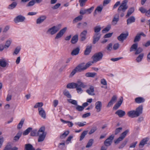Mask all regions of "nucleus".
Here are the masks:
<instances>
[{
    "label": "nucleus",
    "instance_id": "40",
    "mask_svg": "<svg viewBox=\"0 0 150 150\" xmlns=\"http://www.w3.org/2000/svg\"><path fill=\"white\" fill-rule=\"evenodd\" d=\"M93 139H90L88 143H87V145L86 146V148H89L90 147H91L93 144Z\"/></svg>",
    "mask_w": 150,
    "mask_h": 150
},
{
    "label": "nucleus",
    "instance_id": "14",
    "mask_svg": "<svg viewBox=\"0 0 150 150\" xmlns=\"http://www.w3.org/2000/svg\"><path fill=\"white\" fill-rule=\"evenodd\" d=\"M101 35L100 33H95L93 37V43L95 44L100 38Z\"/></svg>",
    "mask_w": 150,
    "mask_h": 150
},
{
    "label": "nucleus",
    "instance_id": "49",
    "mask_svg": "<svg viewBox=\"0 0 150 150\" xmlns=\"http://www.w3.org/2000/svg\"><path fill=\"white\" fill-rule=\"evenodd\" d=\"M111 26L110 25H108L107 27L105 28L102 30V32L104 33L108 31L110 29Z\"/></svg>",
    "mask_w": 150,
    "mask_h": 150
},
{
    "label": "nucleus",
    "instance_id": "42",
    "mask_svg": "<svg viewBox=\"0 0 150 150\" xmlns=\"http://www.w3.org/2000/svg\"><path fill=\"white\" fill-rule=\"evenodd\" d=\"M63 94L64 95L66 96L68 98H71V95L69 92L67 90H64L63 92Z\"/></svg>",
    "mask_w": 150,
    "mask_h": 150
},
{
    "label": "nucleus",
    "instance_id": "1",
    "mask_svg": "<svg viewBox=\"0 0 150 150\" xmlns=\"http://www.w3.org/2000/svg\"><path fill=\"white\" fill-rule=\"evenodd\" d=\"M86 85L84 83L82 82L80 80H78L76 83L72 82L68 83L67 85V88L74 89L76 88L77 92L81 94L83 91L81 88H84Z\"/></svg>",
    "mask_w": 150,
    "mask_h": 150
},
{
    "label": "nucleus",
    "instance_id": "53",
    "mask_svg": "<svg viewBox=\"0 0 150 150\" xmlns=\"http://www.w3.org/2000/svg\"><path fill=\"white\" fill-rule=\"evenodd\" d=\"M35 3V0H32L30 1L27 4V6H30L33 5Z\"/></svg>",
    "mask_w": 150,
    "mask_h": 150
},
{
    "label": "nucleus",
    "instance_id": "56",
    "mask_svg": "<svg viewBox=\"0 0 150 150\" xmlns=\"http://www.w3.org/2000/svg\"><path fill=\"white\" fill-rule=\"evenodd\" d=\"M76 108V110L79 111H81L84 109L83 107L79 105H77Z\"/></svg>",
    "mask_w": 150,
    "mask_h": 150
},
{
    "label": "nucleus",
    "instance_id": "50",
    "mask_svg": "<svg viewBox=\"0 0 150 150\" xmlns=\"http://www.w3.org/2000/svg\"><path fill=\"white\" fill-rule=\"evenodd\" d=\"M21 50L20 47H17L15 49L13 53V55H17L19 52Z\"/></svg>",
    "mask_w": 150,
    "mask_h": 150
},
{
    "label": "nucleus",
    "instance_id": "58",
    "mask_svg": "<svg viewBox=\"0 0 150 150\" xmlns=\"http://www.w3.org/2000/svg\"><path fill=\"white\" fill-rule=\"evenodd\" d=\"M94 7L93 6H92L90 8L86 9V13L90 14L92 12V11L94 9Z\"/></svg>",
    "mask_w": 150,
    "mask_h": 150
},
{
    "label": "nucleus",
    "instance_id": "26",
    "mask_svg": "<svg viewBox=\"0 0 150 150\" xmlns=\"http://www.w3.org/2000/svg\"><path fill=\"white\" fill-rule=\"evenodd\" d=\"M94 88L93 86H91L90 88L86 90V92L90 95L94 96L95 94L94 93Z\"/></svg>",
    "mask_w": 150,
    "mask_h": 150
},
{
    "label": "nucleus",
    "instance_id": "19",
    "mask_svg": "<svg viewBox=\"0 0 150 150\" xmlns=\"http://www.w3.org/2000/svg\"><path fill=\"white\" fill-rule=\"evenodd\" d=\"M45 127L44 126H42L37 131V136H39L44 134H46L45 132Z\"/></svg>",
    "mask_w": 150,
    "mask_h": 150
},
{
    "label": "nucleus",
    "instance_id": "11",
    "mask_svg": "<svg viewBox=\"0 0 150 150\" xmlns=\"http://www.w3.org/2000/svg\"><path fill=\"white\" fill-rule=\"evenodd\" d=\"M67 30V28L65 27L61 30L57 34L55 38L56 39H58L61 38L63 35L66 32Z\"/></svg>",
    "mask_w": 150,
    "mask_h": 150
},
{
    "label": "nucleus",
    "instance_id": "5",
    "mask_svg": "<svg viewBox=\"0 0 150 150\" xmlns=\"http://www.w3.org/2000/svg\"><path fill=\"white\" fill-rule=\"evenodd\" d=\"M103 53L99 52L95 54L92 57L93 60L95 62L101 60L103 57Z\"/></svg>",
    "mask_w": 150,
    "mask_h": 150
},
{
    "label": "nucleus",
    "instance_id": "62",
    "mask_svg": "<svg viewBox=\"0 0 150 150\" xmlns=\"http://www.w3.org/2000/svg\"><path fill=\"white\" fill-rule=\"evenodd\" d=\"M11 43V41L10 40H7L6 42L5 45H4V47L5 48H8L10 46Z\"/></svg>",
    "mask_w": 150,
    "mask_h": 150
},
{
    "label": "nucleus",
    "instance_id": "59",
    "mask_svg": "<svg viewBox=\"0 0 150 150\" xmlns=\"http://www.w3.org/2000/svg\"><path fill=\"white\" fill-rule=\"evenodd\" d=\"M112 43H110L108 44L106 47L107 50L109 51H111L112 49Z\"/></svg>",
    "mask_w": 150,
    "mask_h": 150
},
{
    "label": "nucleus",
    "instance_id": "8",
    "mask_svg": "<svg viewBox=\"0 0 150 150\" xmlns=\"http://www.w3.org/2000/svg\"><path fill=\"white\" fill-rule=\"evenodd\" d=\"M128 35V32H127L126 33H122L118 37L117 39L119 41L122 42L124 40L126 39Z\"/></svg>",
    "mask_w": 150,
    "mask_h": 150
},
{
    "label": "nucleus",
    "instance_id": "34",
    "mask_svg": "<svg viewBox=\"0 0 150 150\" xmlns=\"http://www.w3.org/2000/svg\"><path fill=\"white\" fill-rule=\"evenodd\" d=\"M96 75V73L94 72H88L85 74V76L87 77H93Z\"/></svg>",
    "mask_w": 150,
    "mask_h": 150
},
{
    "label": "nucleus",
    "instance_id": "37",
    "mask_svg": "<svg viewBox=\"0 0 150 150\" xmlns=\"http://www.w3.org/2000/svg\"><path fill=\"white\" fill-rule=\"evenodd\" d=\"M138 47V45L137 43L133 44L130 48V51L132 52L133 51H136Z\"/></svg>",
    "mask_w": 150,
    "mask_h": 150
},
{
    "label": "nucleus",
    "instance_id": "3",
    "mask_svg": "<svg viewBox=\"0 0 150 150\" xmlns=\"http://www.w3.org/2000/svg\"><path fill=\"white\" fill-rule=\"evenodd\" d=\"M127 0H124L122 2L117 9V12L118 13H120L121 11L124 12L128 8V6H127Z\"/></svg>",
    "mask_w": 150,
    "mask_h": 150
},
{
    "label": "nucleus",
    "instance_id": "21",
    "mask_svg": "<svg viewBox=\"0 0 150 150\" xmlns=\"http://www.w3.org/2000/svg\"><path fill=\"white\" fill-rule=\"evenodd\" d=\"M149 140V138L148 137L143 139L140 142L139 146L140 147L142 148L144 145L147 144V142Z\"/></svg>",
    "mask_w": 150,
    "mask_h": 150
},
{
    "label": "nucleus",
    "instance_id": "54",
    "mask_svg": "<svg viewBox=\"0 0 150 150\" xmlns=\"http://www.w3.org/2000/svg\"><path fill=\"white\" fill-rule=\"evenodd\" d=\"M43 105V103L42 102H38L34 106V108H37L39 107H41Z\"/></svg>",
    "mask_w": 150,
    "mask_h": 150
},
{
    "label": "nucleus",
    "instance_id": "41",
    "mask_svg": "<svg viewBox=\"0 0 150 150\" xmlns=\"http://www.w3.org/2000/svg\"><path fill=\"white\" fill-rule=\"evenodd\" d=\"M24 120H25L24 119H22L21 120L20 122L18 124L17 127V128L18 129H20L22 127Z\"/></svg>",
    "mask_w": 150,
    "mask_h": 150
},
{
    "label": "nucleus",
    "instance_id": "61",
    "mask_svg": "<svg viewBox=\"0 0 150 150\" xmlns=\"http://www.w3.org/2000/svg\"><path fill=\"white\" fill-rule=\"evenodd\" d=\"M12 146L11 144L9 143L5 147L4 150H11Z\"/></svg>",
    "mask_w": 150,
    "mask_h": 150
},
{
    "label": "nucleus",
    "instance_id": "32",
    "mask_svg": "<svg viewBox=\"0 0 150 150\" xmlns=\"http://www.w3.org/2000/svg\"><path fill=\"white\" fill-rule=\"evenodd\" d=\"M17 4V3L16 2H13L11 4L8 6V8L10 10L13 9L16 7Z\"/></svg>",
    "mask_w": 150,
    "mask_h": 150
},
{
    "label": "nucleus",
    "instance_id": "4",
    "mask_svg": "<svg viewBox=\"0 0 150 150\" xmlns=\"http://www.w3.org/2000/svg\"><path fill=\"white\" fill-rule=\"evenodd\" d=\"M129 132V129H127L124 132H122L120 135V136L114 142L115 144H118L120 142L122 141L126 137L127 135Z\"/></svg>",
    "mask_w": 150,
    "mask_h": 150
},
{
    "label": "nucleus",
    "instance_id": "9",
    "mask_svg": "<svg viewBox=\"0 0 150 150\" xmlns=\"http://www.w3.org/2000/svg\"><path fill=\"white\" fill-rule=\"evenodd\" d=\"M84 63H82L77 66L75 68L77 72H80L86 70L84 67Z\"/></svg>",
    "mask_w": 150,
    "mask_h": 150
},
{
    "label": "nucleus",
    "instance_id": "10",
    "mask_svg": "<svg viewBox=\"0 0 150 150\" xmlns=\"http://www.w3.org/2000/svg\"><path fill=\"white\" fill-rule=\"evenodd\" d=\"M25 19V18L21 15H19L17 16L14 19V21L15 23H17L19 22H23Z\"/></svg>",
    "mask_w": 150,
    "mask_h": 150
},
{
    "label": "nucleus",
    "instance_id": "57",
    "mask_svg": "<svg viewBox=\"0 0 150 150\" xmlns=\"http://www.w3.org/2000/svg\"><path fill=\"white\" fill-rule=\"evenodd\" d=\"M135 54H137L142 52L143 51V50L141 48L139 47L137 48Z\"/></svg>",
    "mask_w": 150,
    "mask_h": 150
},
{
    "label": "nucleus",
    "instance_id": "20",
    "mask_svg": "<svg viewBox=\"0 0 150 150\" xmlns=\"http://www.w3.org/2000/svg\"><path fill=\"white\" fill-rule=\"evenodd\" d=\"M125 111L121 110H118L115 112V114L117 115L120 117H122L125 115Z\"/></svg>",
    "mask_w": 150,
    "mask_h": 150
},
{
    "label": "nucleus",
    "instance_id": "29",
    "mask_svg": "<svg viewBox=\"0 0 150 150\" xmlns=\"http://www.w3.org/2000/svg\"><path fill=\"white\" fill-rule=\"evenodd\" d=\"M135 101L136 103H140L144 102L145 99L142 97H138L135 98Z\"/></svg>",
    "mask_w": 150,
    "mask_h": 150
},
{
    "label": "nucleus",
    "instance_id": "18",
    "mask_svg": "<svg viewBox=\"0 0 150 150\" xmlns=\"http://www.w3.org/2000/svg\"><path fill=\"white\" fill-rule=\"evenodd\" d=\"M95 105V108L97 110V111L98 112H100L102 106L101 102L98 101L96 103Z\"/></svg>",
    "mask_w": 150,
    "mask_h": 150
},
{
    "label": "nucleus",
    "instance_id": "36",
    "mask_svg": "<svg viewBox=\"0 0 150 150\" xmlns=\"http://www.w3.org/2000/svg\"><path fill=\"white\" fill-rule=\"evenodd\" d=\"M22 133L21 132H18L16 134V135L14 137L13 140H14L17 141H18L19 139L22 135Z\"/></svg>",
    "mask_w": 150,
    "mask_h": 150
},
{
    "label": "nucleus",
    "instance_id": "33",
    "mask_svg": "<svg viewBox=\"0 0 150 150\" xmlns=\"http://www.w3.org/2000/svg\"><path fill=\"white\" fill-rule=\"evenodd\" d=\"M88 132L87 131H84L83 132L80 136L79 139L80 141H82L84 138L85 136L87 134Z\"/></svg>",
    "mask_w": 150,
    "mask_h": 150
},
{
    "label": "nucleus",
    "instance_id": "2",
    "mask_svg": "<svg viewBox=\"0 0 150 150\" xmlns=\"http://www.w3.org/2000/svg\"><path fill=\"white\" fill-rule=\"evenodd\" d=\"M142 110L143 106L141 105L137 107L136 110L129 111L127 113V115L129 117L131 118L137 117L142 113Z\"/></svg>",
    "mask_w": 150,
    "mask_h": 150
},
{
    "label": "nucleus",
    "instance_id": "23",
    "mask_svg": "<svg viewBox=\"0 0 150 150\" xmlns=\"http://www.w3.org/2000/svg\"><path fill=\"white\" fill-rule=\"evenodd\" d=\"M80 50V47H78L72 50L71 52V54L73 56L79 54Z\"/></svg>",
    "mask_w": 150,
    "mask_h": 150
},
{
    "label": "nucleus",
    "instance_id": "51",
    "mask_svg": "<svg viewBox=\"0 0 150 150\" xmlns=\"http://www.w3.org/2000/svg\"><path fill=\"white\" fill-rule=\"evenodd\" d=\"M88 0H79L80 5L81 7H83L85 5V4Z\"/></svg>",
    "mask_w": 150,
    "mask_h": 150
},
{
    "label": "nucleus",
    "instance_id": "48",
    "mask_svg": "<svg viewBox=\"0 0 150 150\" xmlns=\"http://www.w3.org/2000/svg\"><path fill=\"white\" fill-rule=\"evenodd\" d=\"M128 142V140H125L118 147V148L121 149L123 148L126 145Z\"/></svg>",
    "mask_w": 150,
    "mask_h": 150
},
{
    "label": "nucleus",
    "instance_id": "31",
    "mask_svg": "<svg viewBox=\"0 0 150 150\" xmlns=\"http://www.w3.org/2000/svg\"><path fill=\"white\" fill-rule=\"evenodd\" d=\"M25 149L26 150H35L32 145L29 144L25 145Z\"/></svg>",
    "mask_w": 150,
    "mask_h": 150
},
{
    "label": "nucleus",
    "instance_id": "60",
    "mask_svg": "<svg viewBox=\"0 0 150 150\" xmlns=\"http://www.w3.org/2000/svg\"><path fill=\"white\" fill-rule=\"evenodd\" d=\"M139 11L142 13H146V10L143 7H142L139 8Z\"/></svg>",
    "mask_w": 150,
    "mask_h": 150
},
{
    "label": "nucleus",
    "instance_id": "43",
    "mask_svg": "<svg viewBox=\"0 0 150 150\" xmlns=\"http://www.w3.org/2000/svg\"><path fill=\"white\" fill-rule=\"evenodd\" d=\"M46 135V134H44L39 136V138L38 140V142H40L43 141Z\"/></svg>",
    "mask_w": 150,
    "mask_h": 150
},
{
    "label": "nucleus",
    "instance_id": "15",
    "mask_svg": "<svg viewBox=\"0 0 150 150\" xmlns=\"http://www.w3.org/2000/svg\"><path fill=\"white\" fill-rule=\"evenodd\" d=\"M47 17L45 15H42L39 17L36 20V23L40 24L42 23L46 19Z\"/></svg>",
    "mask_w": 150,
    "mask_h": 150
},
{
    "label": "nucleus",
    "instance_id": "17",
    "mask_svg": "<svg viewBox=\"0 0 150 150\" xmlns=\"http://www.w3.org/2000/svg\"><path fill=\"white\" fill-rule=\"evenodd\" d=\"M87 30H85L81 33L80 35V37L81 38V41H83L86 39V36L87 34Z\"/></svg>",
    "mask_w": 150,
    "mask_h": 150
},
{
    "label": "nucleus",
    "instance_id": "35",
    "mask_svg": "<svg viewBox=\"0 0 150 150\" xmlns=\"http://www.w3.org/2000/svg\"><path fill=\"white\" fill-rule=\"evenodd\" d=\"M83 18V16L81 15H80L78 17L75 18L73 21V23H77L79 21H81Z\"/></svg>",
    "mask_w": 150,
    "mask_h": 150
},
{
    "label": "nucleus",
    "instance_id": "46",
    "mask_svg": "<svg viewBox=\"0 0 150 150\" xmlns=\"http://www.w3.org/2000/svg\"><path fill=\"white\" fill-rule=\"evenodd\" d=\"M101 30V27L99 26H97L94 27V30L95 33H100L99 32Z\"/></svg>",
    "mask_w": 150,
    "mask_h": 150
},
{
    "label": "nucleus",
    "instance_id": "30",
    "mask_svg": "<svg viewBox=\"0 0 150 150\" xmlns=\"http://www.w3.org/2000/svg\"><path fill=\"white\" fill-rule=\"evenodd\" d=\"M134 7H131L129 8L128 10L127 14L126 15V17L127 18L129 17L134 12Z\"/></svg>",
    "mask_w": 150,
    "mask_h": 150
},
{
    "label": "nucleus",
    "instance_id": "38",
    "mask_svg": "<svg viewBox=\"0 0 150 150\" xmlns=\"http://www.w3.org/2000/svg\"><path fill=\"white\" fill-rule=\"evenodd\" d=\"M103 7L100 6H98L94 11V15L95 16L97 14V11L98 12L100 13L103 9Z\"/></svg>",
    "mask_w": 150,
    "mask_h": 150
},
{
    "label": "nucleus",
    "instance_id": "24",
    "mask_svg": "<svg viewBox=\"0 0 150 150\" xmlns=\"http://www.w3.org/2000/svg\"><path fill=\"white\" fill-rule=\"evenodd\" d=\"M135 18L134 16H131L129 17L127 20V24L129 25L135 22Z\"/></svg>",
    "mask_w": 150,
    "mask_h": 150
},
{
    "label": "nucleus",
    "instance_id": "25",
    "mask_svg": "<svg viewBox=\"0 0 150 150\" xmlns=\"http://www.w3.org/2000/svg\"><path fill=\"white\" fill-rule=\"evenodd\" d=\"M7 64V62L5 59H0V69H1V67L3 68L6 67Z\"/></svg>",
    "mask_w": 150,
    "mask_h": 150
},
{
    "label": "nucleus",
    "instance_id": "64",
    "mask_svg": "<svg viewBox=\"0 0 150 150\" xmlns=\"http://www.w3.org/2000/svg\"><path fill=\"white\" fill-rule=\"evenodd\" d=\"M68 102L71 103L72 104L76 105H77V102L76 100H72V99H69L68 100Z\"/></svg>",
    "mask_w": 150,
    "mask_h": 150
},
{
    "label": "nucleus",
    "instance_id": "22",
    "mask_svg": "<svg viewBox=\"0 0 150 150\" xmlns=\"http://www.w3.org/2000/svg\"><path fill=\"white\" fill-rule=\"evenodd\" d=\"M92 46L91 45L87 46L84 52V54L86 55H88L91 51Z\"/></svg>",
    "mask_w": 150,
    "mask_h": 150
},
{
    "label": "nucleus",
    "instance_id": "55",
    "mask_svg": "<svg viewBox=\"0 0 150 150\" xmlns=\"http://www.w3.org/2000/svg\"><path fill=\"white\" fill-rule=\"evenodd\" d=\"M86 122H84L83 123H81V122H78L75 123V124L76 125H78L79 127H83L85 125H86Z\"/></svg>",
    "mask_w": 150,
    "mask_h": 150
},
{
    "label": "nucleus",
    "instance_id": "39",
    "mask_svg": "<svg viewBox=\"0 0 150 150\" xmlns=\"http://www.w3.org/2000/svg\"><path fill=\"white\" fill-rule=\"evenodd\" d=\"M144 55L143 53H141L140 54L136 59V61L138 62H141L143 58Z\"/></svg>",
    "mask_w": 150,
    "mask_h": 150
},
{
    "label": "nucleus",
    "instance_id": "47",
    "mask_svg": "<svg viewBox=\"0 0 150 150\" xmlns=\"http://www.w3.org/2000/svg\"><path fill=\"white\" fill-rule=\"evenodd\" d=\"M95 62L93 60L92 62H89L87 63L85 65H84V67L85 68V69H86L88 68L91 65H92Z\"/></svg>",
    "mask_w": 150,
    "mask_h": 150
},
{
    "label": "nucleus",
    "instance_id": "45",
    "mask_svg": "<svg viewBox=\"0 0 150 150\" xmlns=\"http://www.w3.org/2000/svg\"><path fill=\"white\" fill-rule=\"evenodd\" d=\"M32 129V128L31 127L28 128L23 132V135H26L28 134Z\"/></svg>",
    "mask_w": 150,
    "mask_h": 150
},
{
    "label": "nucleus",
    "instance_id": "6",
    "mask_svg": "<svg viewBox=\"0 0 150 150\" xmlns=\"http://www.w3.org/2000/svg\"><path fill=\"white\" fill-rule=\"evenodd\" d=\"M114 138V136L113 135H111L109 136L104 142L105 145L108 147L110 146L112 142V141Z\"/></svg>",
    "mask_w": 150,
    "mask_h": 150
},
{
    "label": "nucleus",
    "instance_id": "16",
    "mask_svg": "<svg viewBox=\"0 0 150 150\" xmlns=\"http://www.w3.org/2000/svg\"><path fill=\"white\" fill-rule=\"evenodd\" d=\"M39 113L41 116L43 118L45 119L46 117V114L45 110L42 108H38Z\"/></svg>",
    "mask_w": 150,
    "mask_h": 150
},
{
    "label": "nucleus",
    "instance_id": "52",
    "mask_svg": "<svg viewBox=\"0 0 150 150\" xmlns=\"http://www.w3.org/2000/svg\"><path fill=\"white\" fill-rule=\"evenodd\" d=\"M140 38L141 37L140 36V35L139 34H137L135 36L134 41V42H139L140 40Z\"/></svg>",
    "mask_w": 150,
    "mask_h": 150
},
{
    "label": "nucleus",
    "instance_id": "13",
    "mask_svg": "<svg viewBox=\"0 0 150 150\" xmlns=\"http://www.w3.org/2000/svg\"><path fill=\"white\" fill-rule=\"evenodd\" d=\"M117 99V97L115 96H113L111 100L109 102L107 105V107H109L112 106L116 101Z\"/></svg>",
    "mask_w": 150,
    "mask_h": 150
},
{
    "label": "nucleus",
    "instance_id": "63",
    "mask_svg": "<svg viewBox=\"0 0 150 150\" xmlns=\"http://www.w3.org/2000/svg\"><path fill=\"white\" fill-rule=\"evenodd\" d=\"M122 129V127H119L117 128L115 131V135H117L118 134Z\"/></svg>",
    "mask_w": 150,
    "mask_h": 150
},
{
    "label": "nucleus",
    "instance_id": "44",
    "mask_svg": "<svg viewBox=\"0 0 150 150\" xmlns=\"http://www.w3.org/2000/svg\"><path fill=\"white\" fill-rule=\"evenodd\" d=\"M38 130L36 129H34L32 130L30 133V135L33 136H37Z\"/></svg>",
    "mask_w": 150,
    "mask_h": 150
},
{
    "label": "nucleus",
    "instance_id": "12",
    "mask_svg": "<svg viewBox=\"0 0 150 150\" xmlns=\"http://www.w3.org/2000/svg\"><path fill=\"white\" fill-rule=\"evenodd\" d=\"M123 101V98L122 97H121L119 99V100L114 105L113 109L115 110H117L121 105Z\"/></svg>",
    "mask_w": 150,
    "mask_h": 150
},
{
    "label": "nucleus",
    "instance_id": "7",
    "mask_svg": "<svg viewBox=\"0 0 150 150\" xmlns=\"http://www.w3.org/2000/svg\"><path fill=\"white\" fill-rule=\"evenodd\" d=\"M59 30V29L58 27L54 26L49 29L47 31V33H49L51 35H53L56 33Z\"/></svg>",
    "mask_w": 150,
    "mask_h": 150
},
{
    "label": "nucleus",
    "instance_id": "28",
    "mask_svg": "<svg viewBox=\"0 0 150 150\" xmlns=\"http://www.w3.org/2000/svg\"><path fill=\"white\" fill-rule=\"evenodd\" d=\"M78 35H76L72 38L71 42L72 44H75L78 41Z\"/></svg>",
    "mask_w": 150,
    "mask_h": 150
},
{
    "label": "nucleus",
    "instance_id": "27",
    "mask_svg": "<svg viewBox=\"0 0 150 150\" xmlns=\"http://www.w3.org/2000/svg\"><path fill=\"white\" fill-rule=\"evenodd\" d=\"M119 20V14H116L114 16L112 21V24L115 25Z\"/></svg>",
    "mask_w": 150,
    "mask_h": 150
}]
</instances>
